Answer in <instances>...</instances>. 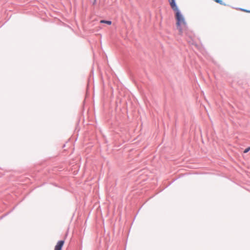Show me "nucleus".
I'll use <instances>...</instances> for the list:
<instances>
[{
  "mask_svg": "<svg viewBox=\"0 0 250 250\" xmlns=\"http://www.w3.org/2000/svg\"><path fill=\"white\" fill-rule=\"evenodd\" d=\"M250 150V147H249L244 150V153H246L248 152Z\"/></svg>",
  "mask_w": 250,
  "mask_h": 250,
  "instance_id": "6",
  "label": "nucleus"
},
{
  "mask_svg": "<svg viewBox=\"0 0 250 250\" xmlns=\"http://www.w3.org/2000/svg\"><path fill=\"white\" fill-rule=\"evenodd\" d=\"M168 1L169 2L170 5L172 9L176 12V13L177 11H179L177 6H176V4L175 3L174 0H168Z\"/></svg>",
  "mask_w": 250,
  "mask_h": 250,
  "instance_id": "2",
  "label": "nucleus"
},
{
  "mask_svg": "<svg viewBox=\"0 0 250 250\" xmlns=\"http://www.w3.org/2000/svg\"><path fill=\"white\" fill-rule=\"evenodd\" d=\"M176 26L178 30L179 31L180 35L187 29V24L186 20L180 12L177 11L176 13Z\"/></svg>",
  "mask_w": 250,
  "mask_h": 250,
  "instance_id": "1",
  "label": "nucleus"
},
{
  "mask_svg": "<svg viewBox=\"0 0 250 250\" xmlns=\"http://www.w3.org/2000/svg\"><path fill=\"white\" fill-rule=\"evenodd\" d=\"M214 1L221 5H225V4L224 3L222 0H214Z\"/></svg>",
  "mask_w": 250,
  "mask_h": 250,
  "instance_id": "5",
  "label": "nucleus"
},
{
  "mask_svg": "<svg viewBox=\"0 0 250 250\" xmlns=\"http://www.w3.org/2000/svg\"><path fill=\"white\" fill-rule=\"evenodd\" d=\"M64 243L63 240H61L58 242L57 245L55 247L54 250H62V247Z\"/></svg>",
  "mask_w": 250,
  "mask_h": 250,
  "instance_id": "3",
  "label": "nucleus"
},
{
  "mask_svg": "<svg viewBox=\"0 0 250 250\" xmlns=\"http://www.w3.org/2000/svg\"><path fill=\"white\" fill-rule=\"evenodd\" d=\"M100 23H106V24H107L108 25H111L112 22H111V21H109L101 20L100 21Z\"/></svg>",
  "mask_w": 250,
  "mask_h": 250,
  "instance_id": "4",
  "label": "nucleus"
}]
</instances>
